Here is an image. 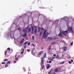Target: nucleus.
Instances as JSON below:
<instances>
[{"label":"nucleus","mask_w":74,"mask_h":74,"mask_svg":"<svg viewBox=\"0 0 74 74\" xmlns=\"http://www.w3.org/2000/svg\"><path fill=\"white\" fill-rule=\"evenodd\" d=\"M71 62H73V60H71Z\"/></svg>","instance_id":"obj_51"},{"label":"nucleus","mask_w":74,"mask_h":74,"mask_svg":"<svg viewBox=\"0 0 74 74\" xmlns=\"http://www.w3.org/2000/svg\"><path fill=\"white\" fill-rule=\"evenodd\" d=\"M46 56H47V54L46 53H45L44 54V58L43 57L42 58L41 60V62L42 63V65H43V64H44V58H45L46 57Z\"/></svg>","instance_id":"obj_3"},{"label":"nucleus","mask_w":74,"mask_h":74,"mask_svg":"<svg viewBox=\"0 0 74 74\" xmlns=\"http://www.w3.org/2000/svg\"><path fill=\"white\" fill-rule=\"evenodd\" d=\"M47 63H52V61H50L49 62L47 60Z\"/></svg>","instance_id":"obj_23"},{"label":"nucleus","mask_w":74,"mask_h":74,"mask_svg":"<svg viewBox=\"0 0 74 74\" xmlns=\"http://www.w3.org/2000/svg\"><path fill=\"white\" fill-rule=\"evenodd\" d=\"M44 67H45V65H43L42 66V69L43 70L44 69Z\"/></svg>","instance_id":"obj_29"},{"label":"nucleus","mask_w":74,"mask_h":74,"mask_svg":"<svg viewBox=\"0 0 74 74\" xmlns=\"http://www.w3.org/2000/svg\"><path fill=\"white\" fill-rule=\"evenodd\" d=\"M14 33H15V31H14L10 32V36L12 38L14 37Z\"/></svg>","instance_id":"obj_2"},{"label":"nucleus","mask_w":74,"mask_h":74,"mask_svg":"<svg viewBox=\"0 0 74 74\" xmlns=\"http://www.w3.org/2000/svg\"><path fill=\"white\" fill-rule=\"evenodd\" d=\"M50 33H47V36H48V35Z\"/></svg>","instance_id":"obj_46"},{"label":"nucleus","mask_w":74,"mask_h":74,"mask_svg":"<svg viewBox=\"0 0 74 74\" xmlns=\"http://www.w3.org/2000/svg\"><path fill=\"white\" fill-rule=\"evenodd\" d=\"M63 56H64V55H63V54L62 56V57H63Z\"/></svg>","instance_id":"obj_53"},{"label":"nucleus","mask_w":74,"mask_h":74,"mask_svg":"<svg viewBox=\"0 0 74 74\" xmlns=\"http://www.w3.org/2000/svg\"><path fill=\"white\" fill-rule=\"evenodd\" d=\"M69 63L70 64H71V62L70 61H69Z\"/></svg>","instance_id":"obj_39"},{"label":"nucleus","mask_w":74,"mask_h":74,"mask_svg":"<svg viewBox=\"0 0 74 74\" xmlns=\"http://www.w3.org/2000/svg\"><path fill=\"white\" fill-rule=\"evenodd\" d=\"M27 51H28V52H29V51H30V49H27Z\"/></svg>","instance_id":"obj_43"},{"label":"nucleus","mask_w":74,"mask_h":74,"mask_svg":"<svg viewBox=\"0 0 74 74\" xmlns=\"http://www.w3.org/2000/svg\"><path fill=\"white\" fill-rule=\"evenodd\" d=\"M23 53V51H22L21 52V54H22V53Z\"/></svg>","instance_id":"obj_50"},{"label":"nucleus","mask_w":74,"mask_h":74,"mask_svg":"<svg viewBox=\"0 0 74 74\" xmlns=\"http://www.w3.org/2000/svg\"><path fill=\"white\" fill-rule=\"evenodd\" d=\"M53 69H51L49 72L48 73L49 74H51V73H52V71H53Z\"/></svg>","instance_id":"obj_16"},{"label":"nucleus","mask_w":74,"mask_h":74,"mask_svg":"<svg viewBox=\"0 0 74 74\" xmlns=\"http://www.w3.org/2000/svg\"><path fill=\"white\" fill-rule=\"evenodd\" d=\"M3 61H4V62L7 61H8V59H5L4 60H3Z\"/></svg>","instance_id":"obj_30"},{"label":"nucleus","mask_w":74,"mask_h":74,"mask_svg":"<svg viewBox=\"0 0 74 74\" xmlns=\"http://www.w3.org/2000/svg\"><path fill=\"white\" fill-rule=\"evenodd\" d=\"M23 32H25V33H23L22 35L23 37H25L27 36L26 33H27V31L25 29H23Z\"/></svg>","instance_id":"obj_1"},{"label":"nucleus","mask_w":74,"mask_h":74,"mask_svg":"<svg viewBox=\"0 0 74 74\" xmlns=\"http://www.w3.org/2000/svg\"><path fill=\"white\" fill-rule=\"evenodd\" d=\"M54 71H55V72H58L59 70H58V68L56 69L55 70H54Z\"/></svg>","instance_id":"obj_20"},{"label":"nucleus","mask_w":74,"mask_h":74,"mask_svg":"<svg viewBox=\"0 0 74 74\" xmlns=\"http://www.w3.org/2000/svg\"><path fill=\"white\" fill-rule=\"evenodd\" d=\"M39 1L40 2H41V0H38V2H39Z\"/></svg>","instance_id":"obj_45"},{"label":"nucleus","mask_w":74,"mask_h":74,"mask_svg":"<svg viewBox=\"0 0 74 74\" xmlns=\"http://www.w3.org/2000/svg\"><path fill=\"white\" fill-rule=\"evenodd\" d=\"M16 60L14 61V63H16Z\"/></svg>","instance_id":"obj_57"},{"label":"nucleus","mask_w":74,"mask_h":74,"mask_svg":"<svg viewBox=\"0 0 74 74\" xmlns=\"http://www.w3.org/2000/svg\"><path fill=\"white\" fill-rule=\"evenodd\" d=\"M5 64V62H3L2 63V64Z\"/></svg>","instance_id":"obj_37"},{"label":"nucleus","mask_w":74,"mask_h":74,"mask_svg":"<svg viewBox=\"0 0 74 74\" xmlns=\"http://www.w3.org/2000/svg\"><path fill=\"white\" fill-rule=\"evenodd\" d=\"M48 40H49V41H50L51 40H53V38L52 37H48Z\"/></svg>","instance_id":"obj_12"},{"label":"nucleus","mask_w":74,"mask_h":74,"mask_svg":"<svg viewBox=\"0 0 74 74\" xmlns=\"http://www.w3.org/2000/svg\"><path fill=\"white\" fill-rule=\"evenodd\" d=\"M24 41V38H23V40H21V41H19V42L20 43V44H22V43H23V41Z\"/></svg>","instance_id":"obj_11"},{"label":"nucleus","mask_w":74,"mask_h":74,"mask_svg":"<svg viewBox=\"0 0 74 74\" xmlns=\"http://www.w3.org/2000/svg\"><path fill=\"white\" fill-rule=\"evenodd\" d=\"M18 30H21V29L20 28H18Z\"/></svg>","instance_id":"obj_40"},{"label":"nucleus","mask_w":74,"mask_h":74,"mask_svg":"<svg viewBox=\"0 0 74 74\" xmlns=\"http://www.w3.org/2000/svg\"><path fill=\"white\" fill-rule=\"evenodd\" d=\"M33 50H32V53H33Z\"/></svg>","instance_id":"obj_56"},{"label":"nucleus","mask_w":74,"mask_h":74,"mask_svg":"<svg viewBox=\"0 0 74 74\" xmlns=\"http://www.w3.org/2000/svg\"><path fill=\"white\" fill-rule=\"evenodd\" d=\"M40 30H41V28L39 27L38 30V33H39L40 32Z\"/></svg>","instance_id":"obj_19"},{"label":"nucleus","mask_w":74,"mask_h":74,"mask_svg":"<svg viewBox=\"0 0 74 74\" xmlns=\"http://www.w3.org/2000/svg\"><path fill=\"white\" fill-rule=\"evenodd\" d=\"M56 58L57 59H59V56L58 55H57Z\"/></svg>","instance_id":"obj_22"},{"label":"nucleus","mask_w":74,"mask_h":74,"mask_svg":"<svg viewBox=\"0 0 74 74\" xmlns=\"http://www.w3.org/2000/svg\"><path fill=\"white\" fill-rule=\"evenodd\" d=\"M34 35L32 36V40H34Z\"/></svg>","instance_id":"obj_28"},{"label":"nucleus","mask_w":74,"mask_h":74,"mask_svg":"<svg viewBox=\"0 0 74 74\" xmlns=\"http://www.w3.org/2000/svg\"><path fill=\"white\" fill-rule=\"evenodd\" d=\"M30 42H29L28 44V45H30Z\"/></svg>","instance_id":"obj_41"},{"label":"nucleus","mask_w":74,"mask_h":74,"mask_svg":"<svg viewBox=\"0 0 74 74\" xmlns=\"http://www.w3.org/2000/svg\"><path fill=\"white\" fill-rule=\"evenodd\" d=\"M55 43H56V42H52L51 44L53 45V44H55Z\"/></svg>","instance_id":"obj_32"},{"label":"nucleus","mask_w":74,"mask_h":74,"mask_svg":"<svg viewBox=\"0 0 74 74\" xmlns=\"http://www.w3.org/2000/svg\"><path fill=\"white\" fill-rule=\"evenodd\" d=\"M46 67L47 69H49V67H50V64H47Z\"/></svg>","instance_id":"obj_9"},{"label":"nucleus","mask_w":74,"mask_h":74,"mask_svg":"<svg viewBox=\"0 0 74 74\" xmlns=\"http://www.w3.org/2000/svg\"><path fill=\"white\" fill-rule=\"evenodd\" d=\"M32 27V34H33L34 33H33V32L34 31V27H33V26H31Z\"/></svg>","instance_id":"obj_10"},{"label":"nucleus","mask_w":74,"mask_h":74,"mask_svg":"<svg viewBox=\"0 0 74 74\" xmlns=\"http://www.w3.org/2000/svg\"><path fill=\"white\" fill-rule=\"evenodd\" d=\"M41 48H42H42H43V47H41Z\"/></svg>","instance_id":"obj_58"},{"label":"nucleus","mask_w":74,"mask_h":74,"mask_svg":"<svg viewBox=\"0 0 74 74\" xmlns=\"http://www.w3.org/2000/svg\"><path fill=\"white\" fill-rule=\"evenodd\" d=\"M32 45H33V46H34V47H35V45H34V44H32Z\"/></svg>","instance_id":"obj_42"},{"label":"nucleus","mask_w":74,"mask_h":74,"mask_svg":"<svg viewBox=\"0 0 74 74\" xmlns=\"http://www.w3.org/2000/svg\"><path fill=\"white\" fill-rule=\"evenodd\" d=\"M37 29H36L34 30V32L35 33V34L37 33Z\"/></svg>","instance_id":"obj_24"},{"label":"nucleus","mask_w":74,"mask_h":74,"mask_svg":"<svg viewBox=\"0 0 74 74\" xmlns=\"http://www.w3.org/2000/svg\"><path fill=\"white\" fill-rule=\"evenodd\" d=\"M53 69H51L49 72L48 73L49 74H51V73H52V71H53Z\"/></svg>","instance_id":"obj_17"},{"label":"nucleus","mask_w":74,"mask_h":74,"mask_svg":"<svg viewBox=\"0 0 74 74\" xmlns=\"http://www.w3.org/2000/svg\"><path fill=\"white\" fill-rule=\"evenodd\" d=\"M59 70H61V69H60V68H59Z\"/></svg>","instance_id":"obj_54"},{"label":"nucleus","mask_w":74,"mask_h":74,"mask_svg":"<svg viewBox=\"0 0 74 74\" xmlns=\"http://www.w3.org/2000/svg\"><path fill=\"white\" fill-rule=\"evenodd\" d=\"M28 42H29L27 41L24 43L23 45H26V44H27Z\"/></svg>","instance_id":"obj_21"},{"label":"nucleus","mask_w":74,"mask_h":74,"mask_svg":"<svg viewBox=\"0 0 74 74\" xmlns=\"http://www.w3.org/2000/svg\"><path fill=\"white\" fill-rule=\"evenodd\" d=\"M51 46H50L49 47V50H51Z\"/></svg>","instance_id":"obj_36"},{"label":"nucleus","mask_w":74,"mask_h":74,"mask_svg":"<svg viewBox=\"0 0 74 74\" xmlns=\"http://www.w3.org/2000/svg\"><path fill=\"white\" fill-rule=\"evenodd\" d=\"M15 57L16 58V56Z\"/></svg>","instance_id":"obj_60"},{"label":"nucleus","mask_w":74,"mask_h":74,"mask_svg":"<svg viewBox=\"0 0 74 74\" xmlns=\"http://www.w3.org/2000/svg\"><path fill=\"white\" fill-rule=\"evenodd\" d=\"M58 36H59V37H63V34H61V32H60V33L58 35Z\"/></svg>","instance_id":"obj_8"},{"label":"nucleus","mask_w":74,"mask_h":74,"mask_svg":"<svg viewBox=\"0 0 74 74\" xmlns=\"http://www.w3.org/2000/svg\"><path fill=\"white\" fill-rule=\"evenodd\" d=\"M11 63V61H9L8 62L6 63L7 64H10V63Z\"/></svg>","instance_id":"obj_27"},{"label":"nucleus","mask_w":74,"mask_h":74,"mask_svg":"<svg viewBox=\"0 0 74 74\" xmlns=\"http://www.w3.org/2000/svg\"><path fill=\"white\" fill-rule=\"evenodd\" d=\"M49 60H51V61H53V59L52 58H49Z\"/></svg>","instance_id":"obj_14"},{"label":"nucleus","mask_w":74,"mask_h":74,"mask_svg":"<svg viewBox=\"0 0 74 74\" xmlns=\"http://www.w3.org/2000/svg\"><path fill=\"white\" fill-rule=\"evenodd\" d=\"M42 53H43V51H40L39 53V56H40V55H41V54H42Z\"/></svg>","instance_id":"obj_15"},{"label":"nucleus","mask_w":74,"mask_h":74,"mask_svg":"<svg viewBox=\"0 0 74 74\" xmlns=\"http://www.w3.org/2000/svg\"><path fill=\"white\" fill-rule=\"evenodd\" d=\"M7 50H9V51H10V48H8L7 49Z\"/></svg>","instance_id":"obj_34"},{"label":"nucleus","mask_w":74,"mask_h":74,"mask_svg":"<svg viewBox=\"0 0 74 74\" xmlns=\"http://www.w3.org/2000/svg\"><path fill=\"white\" fill-rule=\"evenodd\" d=\"M24 50H25L24 49H23V51H24Z\"/></svg>","instance_id":"obj_61"},{"label":"nucleus","mask_w":74,"mask_h":74,"mask_svg":"<svg viewBox=\"0 0 74 74\" xmlns=\"http://www.w3.org/2000/svg\"><path fill=\"white\" fill-rule=\"evenodd\" d=\"M7 50H6L5 51V55H7Z\"/></svg>","instance_id":"obj_25"},{"label":"nucleus","mask_w":74,"mask_h":74,"mask_svg":"<svg viewBox=\"0 0 74 74\" xmlns=\"http://www.w3.org/2000/svg\"><path fill=\"white\" fill-rule=\"evenodd\" d=\"M25 29H27V30H28V33H30L31 32V30L32 29L31 28L28 27V26L27 28H26Z\"/></svg>","instance_id":"obj_6"},{"label":"nucleus","mask_w":74,"mask_h":74,"mask_svg":"<svg viewBox=\"0 0 74 74\" xmlns=\"http://www.w3.org/2000/svg\"><path fill=\"white\" fill-rule=\"evenodd\" d=\"M15 59V60H18V58H16Z\"/></svg>","instance_id":"obj_38"},{"label":"nucleus","mask_w":74,"mask_h":74,"mask_svg":"<svg viewBox=\"0 0 74 74\" xmlns=\"http://www.w3.org/2000/svg\"><path fill=\"white\" fill-rule=\"evenodd\" d=\"M8 64H6L5 65V67H8Z\"/></svg>","instance_id":"obj_31"},{"label":"nucleus","mask_w":74,"mask_h":74,"mask_svg":"<svg viewBox=\"0 0 74 74\" xmlns=\"http://www.w3.org/2000/svg\"><path fill=\"white\" fill-rule=\"evenodd\" d=\"M47 33V30H45L44 32L43 35V37H44V38H46L47 37V35H46V34Z\"/></svg>","instance_id":"obj_4"},{"label":"nucleus","mask_w":74,"mask_h":74,"mask_svg":"<svg viewBox=\"0 0 74 74\" xmlns=\"http://www.w3.org/2000/svg\"><path fill=\"white\" fill-rule=\"evenodd\" d=\"M68 30L69 32H70V31H71L72 32H73V28L71 27H69L68 28Z\"/></svg>","instance_id":"obj_7"},{"label":"nucleus","mask_w":74,"mask_h":74,"mask_svg":"<svg viewBox=\"0 0 74 74\" xmlns=\"http://www.w3.org/2000/svg\"><path fill=\"white\" fill-rule=\"evenodd\" d=\"M34 27H37V26H36L34 25Z\"/></svg>","instance_id":"obj_52"},{"label":"nucleus","mask_w":74,"mask_h":74,"mask_svg":"<svg viewBox=\"0 0 74 74\" xmlns=\"http://www.w3.org/2000/svg\"><path fill=\"white\" fill-rule=\"evenodd\" d=\"M67 19V18H66V17H65V19Z\"/></svg>","instance_id":"obj_59"},{"label":"nucleus","mask_w":74,"mask_h":74,"mask_svg":"<svg viewBox=\"0 0 74 74\" xmlns=\"http://www.w3.org/2000/svg\"><path fill=\"white\" fill-rule=\"evenodd\" d=\"M59 22V21L58 20H56V22Z\"/></svg>","instance_id":"obj_47"},{"label":"nucleus","mask_w":74,"mask_h":74,"mask_svg":"<svg viewBox=\"0 0 74 74\" xmlns=\"http://www.w3.org/2000/svg\"><path fill=\"white\" fill-rule=\"evenodd\" d=\"M53 56H54V57H55V56H56V54H54L53 55Z\"/></svg>","instance_id":"obj_48"},{"label":"nucleus","mask_w":74,"mask_h":74,"mask_svg":"<svg viewBox=\"0 0 74 74\" xmlns=\"http://www.w3.org/2000/svg\"><path fill=\"white\" fill-rule=\"evenodd\" d=\"M26 46H27V45H26L24 47V48L25 49H26Z\"/></svg>","instance_id":"obj_33"},{"label":"nucleus","mask_w":74,"mask_h":74,"mask_svg":"<svg viewBox=\"0 0 74 74\" xmlns=\"http://www.w3.org/2000/svg\"><path fill=\"white\" fill-rule=\"evenodd\" d=\"M68 58L69 59H71V57H69Z\"/></svg>","instance_id":"obj_49"},{"label":"nucleus","mask_w":74,"mask_h":74,"mask_svg":"<svg viewBox=\"0 0 74 74\" xmlns=\"http://www.w3.org/2000/svg\"><path fill=\"white\" fill-rule=\"evenodd\" d=\"M64 62H62L59 63L60 64H64Z\"/></svg>","instance_id":"obj_26"},{"label":"nucleus","mask_w":74,"mask_h":74,"mask_svg":"<svg viewBox=\"0 0 74 74\" xmlns=\"http://www.w3.org/2000/svg\"><path fill=\"white\" fill-rule=\"evenodd\" d=\"M43 33V32L42 31L41 32L40 34H39V36H42V34Z\"/></svg>","instance_id":"obj_18"},{"label":"nucleus","mask_w":74,"mask_h":74,"mask_svg":"<svg viewBox=\"0 0 74 74\" xmlns=\"http://www.w3.org/2000/svg\"><path fill=\"white\" fill-rule=\"evenodd\" d=\"M32 55H35V53H33Z\"/></svg>","instance_id":"obj_44"},{"label":"nucleus","mask_w":74,"mask_h":74,"mask_svg":"<svg viewBox=\"0 0 74 74\" xmlns=\"http://www.w3.org/2000/svg\"><path fill=\"white\" fill-rule=\"evenodd\" d=\"M52 58H53V59H55V58H54V57H52Z\"/></svg>","instance_id":"obj_55"},{"label":"nucleus","mask_w":74,"mask_h":74,"mask_svg":"<svg viewBox=\"0 0 74 74\" xmlns=\"http://www.w3.org/2000/svg\"><path fill=\"white\" fill-rule=\"evenodd\" d=\"M68 31L67 30H66L65 31H63L62 32V34H64V36H67V35H66V34H68Z\"/></svg>","instance_id":"obj_5"},{"label":"nucleus","mask_w":74,"mask_h":74,"mask_svg":"<svg viewBox=\"0 0 74 74\" xmlns=\"http://www.w3.org/2000/svg\"><path fill=\"white\" fill-rule=\"evenodd\" d=\"M63 50L64 51H66L67 50V47H64Z\"/></svg>","instance_id":"obj_13"},{"label":"nucleus","mask_w":74,"mask_h":74,"mask_svg":"<svg viewBox=\"0 0 74 74\" xmlns=\"http://www.w3.org/2000/svg\"><path fill=\"white\" fill-rule=\"evenodd\" d=\"M54 39H56V38H54Z\"/></svg>","instance_id":"obj_62"},{"label":"nucleus","mask_w":74,"mask_h":74,"mask_svg":"<svg viewBox=\"0 0 74 74\" xmlns=\"http://www.w3.org/2000/svg\"><path fill=\"white\" fill-rule=\"evenodd\" d=\"M73 45V42H72L71 44V45Z\"/></svg>","instance_id":"obj_35"}]
</instances>
